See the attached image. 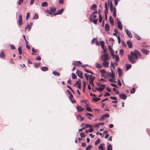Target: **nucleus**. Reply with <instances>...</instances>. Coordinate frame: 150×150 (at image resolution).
Masks as SVG:
<instances>
[{
  "instance_id": "6",
  "label": "nucleus",
  "mask_w": 150,
  "mask_h": 150,
  "mask_svg": "<svg viewBox=\"0 0 150 150\" xmlns=\"http://www.w3.org/2000/svg\"><path fill=\"white\" fill-rule=\"evenodd\" d=\"M102 65L103 66L106 68H108L109 66V63L107 61H103Z\"/></svg>"
},
{
  "instance_id": "34",
  "label": "nucleus",
  "mask_w": 150,
  "mask_h": 150,
  "mask_svg": "<svg viewBox=\"0 0 150 150\" xmlns=\"http://www.w3.org/2000/svg\"><path fill=\"white\" fill-rule=\"evenodd\" d=\"M98 19H93L91 20H90L91 22H93L95 24H96L97 23V21Z\"/></svg>"
},
{
  "instance_id": "25",
  "label": "nucleus",
  "mask_w": 150,
  "mask_h": 150,
  "mask_svg": "<svg viewBox=\"0 0 150 150\" xmlns=\"http://www.w3.org/2000/svg\"><path fill=\"white\" fill-rule=\"evenodd\" d=\"M127 43L129 48H132V43L130 41H127Z\"/></svg>"
},
{
  "instance_id": "15",
  "label": "nucleus",
  "mask_w": 150,
  "mask_h": 150,
  "mask_svg": "<svg viewBox=\"0 0 150 150\" xmlns=\"http://www.w3.org/2000/svg\"><path fill=\"white\" fill-rule=\"evenodd\" d=\"M110 23L111 25H113L114 24V21L112 16H110L109 18Z\"/></svg>"
},
{
  "instance_id": "22",
  "label": "nucleus",
  "mask_w": 150,
  "mask_h": 150,
  "mask_svg": "<svg viewBox=\"0 0 150 150\" xmlns=\"http://www.w3.org/2000/svg\"><path fill=\"white\" fill-rule=\"evenodd\" d=\"M109 0H108V3L107 4V3L106 2H105V8L106 9V10L107 11V12H108V6H109Z\"/></svg>"
},
{
  "instance_id": "38",
  "label": "nucleus",
  "mask_w": 150,
  "mask_h": 150,
  "mask_svg": "<svg viewBox=\"0 0 150 150\" xmlns=\"http://www.w3.org/2000/svg\"><path fill=\"white\" fill-rule=\"evenodd\" d=\"M103 18L101 14L99 16V21L100 23H101L102 22Z\"/></svg>"
},
{
  "instance_id": "41",
  "label": "nucleus",
  "mask_w": 150,
  "mask_h": 150,
  "mask_svg": "<svg viewBox=\"0 0 150 150\" xmlns=\"http://www.w3.org/2000/svg\"><path fill=\"white\" fill-rule=\"evenodd\" d=\"M115 60L117 62H118L119 60V58L118 56L117 55H116L115 56Z\"/></svg>"
},
{
  "instance_id": "7",
  "label": "nucleus",
  "mask_w": 150,
  "mask_h": 150,
  "mask_svg": "<svg viewBox=\"0 0 150 150\" xmlns=\"http://www.w3.org/2000/svg\"><path fill=\"white\" fill-rule=\"evenodd\" d=\"M33 25V23H30V24H28L26 27H25V31H26V30L28 29V31H29L31 28V26H32V25Z\"/></svg>"
},
{
  "instance_id": "63",
  "label": "nucleus",
  "mask_w": 150,
  "mask_h": 150,
  "mask_svg": "<svg viewBox=\"0 0 150 150\" xmlns=\"http://www.w3.org/2000/svg\"><path fill=\"white\" fill-rule=\"evenodd\" d=\"M10 46L12 49H15V47L14 45L12 44V45H10Z\"/></svg>"
},
{
  "instance_id": "30",
  "label": "nucleus",
  "mask_w": 150,
  "mask_h": 150,
  "mask_svg": "<svg viewBox=\"0 0 150 150\" xmlns=\"http://www.w3.org/2000/svg\"><path fill=\"white\" fill-rule=\"evenodd\" d=\"M97 7V6L96 4H93L90 8V9L91 10H94V8Z\"/></svg>"
},
{
  "instance_id": "52",
  "label": "nucleus",
  "mask_w": 150,
  "mask_h": 150,
  "mask_svg": "<svg viewBox=\"0 0 150 150\" xmlns=\"http://www.w3.org/2000/svg\"><path fill=\"white\" fill-rule=\"evenodd\" d=\"M135 88H132L131 91L130 92L131 93H133L135 92Z\"/></svg>"
},
{
  "instance_id": "2",
  "label": "nucleus",
  "mask_w": 150,
  "mask_h": 150,
  "mask_svg": "<svg viewBox=\"0 0 150 150\" xmlns=\"http://www.w3.org/2000/svg\"><path fill=\"white\" fill-rule=\"evenodd\" d=\"M56 11V9L54 7H50V10L47 9L46 12L50 15L52 14L53 13L55 12Z\"/></svg>"
},
{
  "instance_id": "58",
  "label": "nucleus",
  "mask_w": 150,
  "mask_h": 150,
  "mask_svg": "<svg viewBox=\"0 0 150 150\" xmlns=\"http://www.w3.org/2000/svg\"><path fill=\"white\" fill-rule=\"evenodd\" d=\"M110 98L112 99H113L115 100H117V98L116 97L111 96L110 97Z\"/></svg>"
},
{
  "instance_id": "59",
  "label": "nucleus",
  "mask_w": 150,
  "mask_h": 150,
  "mask_svg": "<svg viewBox=\"0 0 150 150\" xmlns=\"http://www.w3.org/2000/svg\"><path fill=\"white\" fill-rule=\"evenodd\" d=\"M86 128H87L88 127L91 128L92 126L91 125L89 124H86Z\"/></svg>"
},
{
  "instance_id": "44",
  "label": "nucleus",
  "mask_w": 150,
  "mask_h": 150,
  "mask_svg": "<svg viewBox=\"0 0 150 150\" xmlns=\"http://www.w3.org/2000/svg\"><path fill=\"white\" fill-rule=\"evenodd\" d=\"M52 73L54 75H57L58 76H59L60 75V74L59 73L55 71H53Z\"/></svg>"
},
{
  "instance_id": "31",
  "label": "nucleus",
  "mask_w": 150,
  "mask_h": 150,
  "mask_svg": "<svg viewBox=\"0 0 150 150\" xmlns=\"http://www.w3.org/2000/svg\"><path fill=\"white\" fill-rule=\"evenodd\" d=\"M5 56V55L4 54L3 51H2L0 53V57H4Z\"/></svg>"
},
{
  "instance_id": "33",
  "label": "nucleus",
  "mask_w": 150,
  "mask_h": 150,
  "mask_svg": "<svg viewBox=\"0 0 150 150\" xmlns=\"http://www.w3.org/2000/svg\"><path fill=\"white\" fill-rule=\"evenodd\" d=\"M107 150H112V146L111 144H110L108 145V147H107Z\"/></svg>"
},
{
  "instance_id": "27",
  "label": "nucleus",
  "mask_w": 150,
  "mask_h": 150,
  "mask_svg": "<svg viewBox=\"0 0 150 150\" xmlns=\"http://www.w3.org/2000/svg\"><path fill=\"white\" fill-rule=\"evenodd\" d=\"M116 8L115 7H114L113 8V17L115 18L116 17Z\"/></svg>"
},
{
  "instance_id": "36",
  "label": "nucleus",
  "mask_w": 150,
  "mask_h": 150,
  "mask_svg": "<svg viewBox=\"0 0 150 150\" xmlns=\"http://www.w3.org/2000/svg\"><path fill=\"white\" fill-rule=\"evenodd\" d=\"M86 86V83L85 81H84L83 82V92H84L85 91Z\"/></svg>"
},
{
  "instance_id": "43",
  "label": "nucleus",
  "mask_w": 150,
  "mask_h": 150,
  "mask_svg": "<svg viewBox=\"0 0 150 150\" xmlns=\"http://www.w3.org/2000/svg\"><path fill=\"white\" fill-rule=\"evenodd\" d=\"M100 138L98 139L95 142V145H97L100 142Z\"/></svg>"
},
{
  "instance_id": "57",
  "label": "nucleus",
  "mask_w": 150,
  "mask_h": 150,
  "mask_svg": "<svg viewBox=\"0 0 150 150\" xmlns=\"http://www.w3.org/2000/svg\"><path fill=\"white\" fill-rule=\"evenodd\" d=\"M120 0H118H118H114L115 5L116 6H117V4H118V1Z\"/></svg>"
},
{
  "instance_id": "60",
  "label": "nucleus",
  "mask_w": 150,
  "mask_h": 150,
  "mask_svg": "<svg viewBox=\"0 0 150 150\" xmlns=\"http://www.w3.org/2000/svg\"><path fill=\"white\" fill-rule=\"evenodd\" d=\"M30 16V13H28L27 14L26 17V20H28V18H29Z\"/></svg>"
},
{
  "instance_id": "64",
  "label": "nucleus",
  "mask_w": 150,
  "mask_h": 150,
  "mask_svg": "<svg viewBox=\"0 0 150 150\" xmlns=\"http://www.w3.org/2000/svg\"><path fill=\"white\" fill-rule=\"evenodd\" d=\"M100 72L102 74H104L105 73L106 71L105 70L103 69L100 71Z\"/></svg>"
},
{
  "instance_id": "50",
  "label": "nucleus",
  "mask_w": 150,
  "mask_h": 150,
  "mask_svg": "<svg viewBox=\"0 0 150 150\" xmlns=\"http://www.w3.org/2000/svg\"><path fill=\"white\" fill-rule=\"evenodd\" d=\"M40 63H35L34 65V66L35 68H37L40 66Z\"/></svg>"
},
{
  "instance_id": "29",
  "label": "nucleus",
  "mask_w": 150,
  "mask_h": 150,
  "mask_svg": "<svg viewBox=\"0 0 150 150\" xmlns=\"http://www.w3.org/2000/svg\"><path fill=\"white\" fill-rule=\"evenodd\" d=\"M117 71L118 73L119 74V76H120L121 75V74L122 73V70L120 68L118 67L117 68Z\"/></svg>"
},
{
  "instance_id": "10",
  "label": "nucleus",
  "mask_w": 150,
  "mask_h": 150,
  "mask_svg": "<svg viewBox=\"0 0 150 150\" xmlns=\"http://www.w3.org/2000/svg\"><path fill=\"white\" fill-rule=\"evenodd\" d=\"M69 100H70L71 102L72 103H74L76 102V101L75 100H72V99H73V96L71 93L69 94Z\"/></svg>"
},
{
  "instance_id": "37",
  "label": "nucleus",
  "mask_w": 150,
  "mask_h": 150,
  "mask_svg": "<svg viewBox=\"0 0 150 150\" xmlns=\"http://www.w3.org/2000/svg\"><path fill=\"white\" fill-rule=\"evenodd\" d=\"M84 71L87 72L89 73L92 74H94V73L91 71L88 70L86 69H84Z\"/></svg>"
},
{
  "instance_id": "26",
  "label": "nucleus",
  "mask_w": 150,
  "mask_h": 150,
  "mask_svg": "<svg viewBox=\"0 0 150 150\" xmlns=\"http://www.w3.org/2000/svg\"><path fill=\"white\" fill-rule=\"evenodd\" d=\"M89 81H94L95 79V77L93 76L92 75H90L89 76Z\"/></svg>"
},
{
  "instance_id": "40",
  "label": "nucleus",
  "mask_w": 150,
  "mask_h": 150,
  "mask_svg": "<svg viewBox=\"0 0 150 150\" xmlns=\"http://www.w3.org/2000/svg\"><path fill=\"white\" fill-rule=\"evenodd\" d=\"M100 99V98H93V100L95 102H97Z\"/></svg>"
},
{
  "instance_id": "1",
  "label": "nucleus",
  "mask_w": 150,
  "mask_h": 150,
  "mask_svg": "<svg viewBox=\"0 0 150 150\" xmlns=\"http://www.w3.org/2000/svg\"><path fill=\"white\" fill-rule=\"evenodd\" d=\"M131 55H128V59L129 61L132 64L135 62V60L138 58L140 55V53L137 50H135L134 51L130 52Z\"/></svg>"
},
{
  "instance_id": "8",
  "label": "nucleus",
  "mask_w": 150,
  "mask_h": 150,
  "mask_svg": "<svg viewBox=\"0 0 150 150\" xmlns=\"http://www.w3.org/2000/svg\"><path fill=\"white\" fill-rule=\"evenodd\" d=\"M18 22L19 25H21L23 24L22 16L21 15H20L19 16Z\"/></svg>"
},
{
  "instance_id": "47",
  "label": "nucleus",
  "mask_w": 150,
  "mask_h": 150,
  "mask_svg": "<svg viewBox=\"0 0 150 150\" xmlns=\"http://www.w3.org/2000/svg\"><path fill=\"white\" fill-rule=\"evenodd\" d=\"M103 117H104L105 118V117H110V115L108 113L105 114L103 115Z\"/></svg>"
},
{
  "instance_id": "39",
  "label": "nucleus",
  "mask_w": 150,
  "mask_h": 150,
  "mask_svg": "<svg viewBox=\"0 0 150 150\" xmlns=\"http://www.w3.org/2000/svg\"><path fill=\"white\" fill-rule=\"evenodd\" d=\"M86 110L89 112H92V109L90 108V107H86Z\"/></svg>"
},
{
  "instance_id": "56",
  "label": "nucleus",
  "mask_w": 150,
  "mask_h": 150,
  "mask_svg": "<svg viewBox=\"0 0 150 150\" xmlns=\"http://www.w3.org/2000/svg\"><path fill=\"white\" fill-rule=\"evenodd\" d=\"M91 146L89 145L86 148V149L87 150H89L91 149Z\"/></svg>"
},
{
  "instance_id": "32",
  "label": "nucleus",
  "mask_w": 150,
  "mask_h": 150,
  "mask_svg": "<svg viewBox=\"0 0 150 150\" xmlns=\"http://www.w3.org/2000/svg\"><path fill=\"white\" fill-rule=\"evenodd\" d=\"M22 47H19L18 48V50L19 54H22Z\"/></svg>"
},
{
  "instance_id": "23",
  "label": "nucleus",
  "mask_w": 150,
  "mask_h": 150,
  "mask_svg": "<svg viewBox=\"0 0 150 150\" xmlns=\"http://www.w3.org/2000/svg\"><path fill=\"white\" fill-rule=\"evenodd\" d=\"M96 67L98 69H101L102 67V65L98 63H96L95 64Z\"/></svg>"
},
{
  "instance_id": "9",
  "label": "nucleus",
  "mask_w": 150,
  "mask_h": 150,
  "mask_svg": "<svg viewBox=\"0 0 150 150\" xmlns=\"http://www.w3.org/2000/svg\"><path fill=\"white\" fill-rule=\"evenodd\" d=\"M125 32L128 37L131 38L132 37V35L131 32L128 29H126L125 30Z\"/></svg>"
},
{
  "instance_id": "48",
  "label": "nucleus",
  "mask_w": 150,
  "mask_h": 150,
  "mask_svg": "<svg viewBox=\"0 0 150 150\" xmlns=\"http://www.w3.org/2000/svg\"><path fill=\"white\" fill-rule=\"evenodd\" d=\"M38 18V14L37 13H36L35 14V15L34 16V17L33 18V19H37Z\"/></svg>"
},
{
  "instance_id": "24",
  "label": "nucleus",
  "mask_w": 150,
  "mask_h": 150,
  "mask_svg": "<svg viewBox=\"0 0 150 150\" xmlns=\"http://www.w3.org/2000/svg\"><path fill=\"white\" fill-rule=\"evenodd\" d=\"M41 69L43 71H46L48 70V68L47 67H41Z\"/></svg>"
},
{
  "instance_id": "53",
  "label": "nucleus",
  "mask_w": 150,
  "mask_h": 150,
  "mask_svg": "<svg viewBox=\"0 0 150 150\" xmlns=\"http://www.w3.org/2000/svg\"><path fill=\"white\" fill-rule=\"evenodd\" d=\"M108 48L110 52L111 53H113L112 50L111 48V46H109L108 47Z\"/></svg>"
},
{
  "instance_id": "17",
  "label": "nucleus",
  "mask_w": 150,
  "mask_h": 150,
  "mask_svg": "<svg viewBox=\"0 0 150 150\" xmlns=\"http://www.w3.org/2000/svg\"><path fill=\"white\" fill-rule=\"evenodd\" d=\"M111 70L112 72L111 73H110V76L113 78L115 77V74L114 72L113 71V70L112 68H111Z\"/></svg>"
},
{
  "instance_id": "16",
  "label": "nucleus",
  "mask_w": 150,
  "mask_h": 150,
  "mask_svg": "<svg viewBox=\"0 0 150 150\" xmlns=\"http://www.w3.org/2000/svg\"><path fill=\"white\" fill-rule=\"evenodd\" d=\"M110 10L111 12L113 11V4L112 2V1H111L110 2Z\"/></svg>"
},
{
  "instance_id": "21",
  "label": "nucleus",
  "mask_w": 150,
  "mask_h": 150,
  "mask_svg": "<svg viewBox=\"0 0 150 150\" xmlns=\"http://www.w3.org/2000/svg\"><path fill=\"white\" fill-rule=\"evenodd\" d=\"M96 17L97 16L96 15H94V14H92L91 15L90 20H91L93 19H95L96 18Z\"/></svg>"
},
{
  "instance_id": "28",
  "label": "nucleus",
  "mask_w": 150,
  "mask_h": 150,
  "mask_svg": "<svg viewBox=\"0 0 150 150\" xmlns=\"http://www.w3.org/2000/svg\"><path fill=\"white\" fill-rule=\"evenodd\" d=\"M104 144H101L99 147L98 148L101 150H105V149H103Z\"/></svg>"
},
{
  "instance_id": "4",
  "label": "nucleus",
  "mask_w": 150,
  "mask_h": 150,
  "mask_svg": "<svg viewBox=\"0 0 150 150\" xmlns=\"http://www.w3.org/2000/svg\"><path fill=\"white\" fill-rule=\"evenodd\" d=\"M74 86L75 87H78L79 89H80L81 88V80L79 79V81H77L75 84Z\"/></svg>"
},
{
  "instance_id": "20",
  "label": "nucleus",
  "mask_w": 150,
  "mask_h": 150,
  "mask_svg": "<svg viewBox=\"0 0 150 150\" xmlns=\"http://www.w3.org/2000/svg\"><path fill=\"white\" fill-rule=\"evenodd\" d=\"M101 87L99 88V91H103L104 90V88L105 87V84L101 85Z\"/></svg>"
},
{
  "instance_id": "49",
  "label": "nucleus",
  "mask_w": 150,
  "mask_h": 150,
  "mask_svg": "<svg viewBox=\"0 0 150 150\" xmlns=\"http://www.w3.org/2000/svg\"><path fill=\"white\" fill-rule=\"evenodd\" d=\"M80 117V121H82V120H83L84 119V117H82L81 116V115H78L77 116V117Z\"/></svg>"
},
{
  "instance_id": "62",
  "label": "nucleus",
  "mask_w": 150,
  "mask_h": 150,
  "mask_svg": "<svg viewBox=\"0 0 150 150\" xmlns=\"http://www.w3.org/2000/svg\"><path fill=\"white\" fill-rule=\"evenodd\" d=\"M80 136L81 137H84L85 136V134L83 133H80Z\"/></svg>"
},
{
  "instance_id": "14",
  "label": "nucleus",
  "mask_w": 150,
  "mask_h": 150,
  "mask_svg": "<svg viewBox=\"0 0 150 150\" xmlns=\"http://www.w3.org/2000/svg\"><path fill=\"white\" fill-rule=\"evenodd\" d=\"M63 9H60V10H59L58 11H57L56 13H54L53 15L54 16H55L57 15L61 14L63 12Z\"/></svg>"
},
{
  "instance_id": "12",
  "label": "nucleus",
  "mask_w": 150,
  "mask_h": 150,
  "mask_svg": "<svg viewBox=\"0 0 150 150\" xmlns=\"http://www.w3.org/2000/svg\"><path fill=\"white\" fill-rule=\"evenodd\" d=\"M76 109L79 112H82L84 110V109L81 106H77L76 107Z\"/></svg>"
},
{
  "instance_id": "13",
  "label": "nucleus",
  "mask_w": 150,
  "mask_h": 150,
  "mask_svg": "<svg viewBox=\"0 0 150 150\" xmlns=\"http://www.w3.org/2000/svg\"><path fill=\"white\" fill-rule=\"evenodd\" d=\"M117 25L119 29L121 30L122 29V25L120 21H117Z\"/></svg>"
},
{
  "instance_id": "54",
  "label": "nucleus",
  "mask_w": 150,
  "mask_h": 150,
  "mask_svg": "<svg viewBox=\"0 0 150 150\" xmlns=\"http://www.w3.org/2000/svg\"><path fill=\"white\" fill-rule=\"evenodd\" d=\"M120 54L122 55L124 54V50H123L121 49L120 50Z\"/></svg>"
},
{
  "instance_id": "19",
  "label": "nucleus",
  "mask_w": 150,
  "mask_h": 150,
  "mask_svg": "<svg viewBox=\"0 0 150 150\" xmlns=\"http://www.w3.org/2000/svg\"><path fill=\"white\" fill-rule=\"evenodd\" d=\"M142 51L143 53L146 54H148L149 53V51L144 49H142Z\"/></svg>"
},
{
  "instance_id": "46",
  "label": "nucleus",
  "mask_w": 150,
  "mask_h": 150,
  "mask_svg": "<svg viewBox=\"0 0 150 150\" xmlns=\"http://www.w3.org/2000/svg\"><path fill=\"white\" fill-rule=\"evenodd\" d=\"M47 2H43L41 6H47Z\"/></svg>"
},
{
  "instance_id": "5",
  "label": "nucleus",
  "mask_w": 150,
  "mask_h": 150,
  "mask_svg": "<svg viewBox=\"0 0 150 150\" xmlns=\"http://www.w3.org/2000/svg\"><path fill=\"white\" fill-rule=\"evenodd\" d=\"M76 74L80 78H83V73L81 71L77 70L76 71Z\"/></svg>"
},
{
  "instance_id": "35",
  "label": "nucleus",
  "mask_w": 150,
  "mask_h": 150,
  "mask_svg": "<svg viewBox=\"0 0 150 150\" xmlns=\"http://www.w3.org/2000/svg\"><path fill=\"white\" fill-rule=\"evenodd\" d=\"M132 67V65L131 64H126V69L127 70H128L129 69Z\"/></svg>"
},
{
  "instance_id": "42",
  "label": "nucleus",
  "mask_w": 150,
  "mask_h": 150,
  "mask_svg": "<svg viewBox=\"0 0 150 150\" xmlns=\"http://www.w3.org/2000/svg\"><path fill=\"white\" fill-rule=\"evenodd\" d=\"M100 44L102 48H103V47H104V42L103 41H101L100 42Z\"/></svg>"
},
{
  "instance_id": "55",
  "label": "nucleus",
  "mask_w": 150,
  "mask_h": 150,
  "mask_svg": "<svg viewBox=\"0 0 150 150\" xmlns=\"http://www.w3.org/2000/svg\"><path fill=\"white\" fill-rule=\"evenodd\" d=\"M23 2V0H19L18 1V4L20 5H21Z\"/></svg>"
},
{
  "instance_id": "61",
  "label": "nucleus",
  "mask_w": 150,
  "mask_h": 150,
  "mask_svg": "<svg viewBox=\"0 0 150 150\" xmlns=\"http://www.w3.org/2000/svg\"><path fill=\"white\" fill-rule=\"evenodd\" d=\"M135 37L136 38V39L138 40H140V37L137 35L135 34Z\"/></svg>"
},
{
  "instance_id": "51",
  "label": "nucleus",
  "mask_w": 150,
  "mask_h": 150,
  "mask_svg": "<svg viewBox=\"0 0 150 150\" xmlns=\"http://www.w3.org/2000/svg\"><path fill=\"white\" fill-rule=\"evenodd\" d=\"M110 67H111V68H112V67H113V69H113V70L114 69H115L114 65L113 63L112 62H111Z\"/></svg>"
},
{
  "instance_id": "11",
  "label": "nucleus",
  "mask_w": 150,
  "mask_h": 150,
  "mask_svg": "<svg viewBox=\"0 0 150 150\" xmlns=\"http://www.w3.org/2000/svg\"><path fill=\"white\" fill-rule=\"evenodd\" d=\"M119 96L120 98L124 100H125L127 97L125 94H120Z\"/></svg>"
},
{
  "instance_id": "18",
  "label": "nucleus",
  "mask_w": 150,
  "mask_h": 150,
  "mask_svg": "<svg viewBox=\"0 0 150 150\" xmlns=\"http://www.w3.org/2000/svg\"><path fill=\"white\" fill-rule=\"evenodd\" d=\"M105 29L106 31H108L110 30V26L109 24L106 23L105 25Z\"/></svg>"
},
{
  "instance_id": "45",
  "label": "nucleus",
  "mask_w": 150,
  "mask_h": 150,
  "mask_svg": "<svg viewBox=\"0 0 150 150\" xmlns=\"http://www.w3.org/2000/svg\"><path fill=\"white\" fill-rule=\"evenodd\" d=\"M71 76L73 79H75L77 77L76 76L74 73H72L71 74Z\"/></svg>"
},
{
  "instance_id": "3",
  "label": "nucleus",
  "mask_w": 150,
  "mask_h": 150,
  "mask_svg": "<svg viewBox=\"0 0 150 150\" xmlns=\"http://www.w3.org/2000/svg\"><path fill=\"white\" fill-rule=\"evenodd\" d=\"M103 61H107L109 59V57L106 53L104 54L101 57Z\"/></svg>"
}]
</instances>
